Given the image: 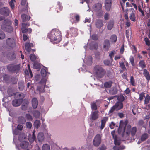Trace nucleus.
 Wrapping results in <instances>:
<instances>
[{
  "mask_svg": "<svg viewBox=\"0 0 150 150\" xmlns=\"http://www.w3.org/2000/svg\"><path fill=\"white\" fill-rule=\"evenodd\" d=\"M10 10L7 7H4L0 9V14L7 16L9 15Z\"/></svg>",
  "mask_w": 150,
  "mask_h": 150,
  "instance_id": "obj_9",
  "label": "nucleus"
},
{
  "mask_svg": "<svg viewBox=\"0 0 150 150\" xmlns=\"http://www.w3.org/2000/svg\"><path fill=\"white\" fill-rule=\"evenodd\" d=\"M98 111H92L90 115V119L91 121H94L97 119L99 117Z\"/></svg>",
  "mask_w": 150,
  "mask_h": 150,
  "instance_id": "obj_8",
  "label": "nucleus"
},
{
  "mask_svg": "<svg viewBox=\"0 0 150 150\" xmlns=\"http://www.w3.org/2000/svg\"><path fill=\"white\" fill-rule=\"evenodd\" d=\"M18 123L20 124H23L25 122L26 120L24 117L22 116H20L18 117Z\"/></svg>",
  "mask_w": 150,
  "mask_h": 150,
  "instance_id": "obj_25",
  "label": "nucleus"
},
{
  "mask_svg": "<svg viewBox=\"0 0 150 150\" xmlns=\"http://www.w3.org/2000/svg\"><path fill=\"white\" fill-rule=\"evenodd\" d=\"M8 93V95L10 96H12L14 95V93H13L12 90L11 89H8L7 91Z\"/></svg>",
  "mask_w": 150,
  "mask_h": 150,
  "instance_id": "obj_57",
  "label": "nucleus"
},
{
  "mask_svg": "<svg viewBox=\"0 0 150 150\" xmlns=\"http://www.w3.org/2000/svg\"><path fill=\"white\" fill-rule=\"evenodd\" d=\"M21 18L23 22H25L28 21L30 18H28V16L26 14H23L21 15Z\"/></svg>",
  "mask_w": 150,
  "mask_h": 150,
  "instance_id": "obj_31",
  "label": "nucleus"
},
{
  "mask_svg": "<svg viewBox=\"0 0 150 150\" xmlns=\"http://www.w3.org/2000/svg\"><path fill=\"white\" fill-rule=\"evenodd\" d=\"M114 22L113 20H110L108 23L107 28L108 30H111L113 28Z\"/></svg>",
  "mask_w": 150,
  "mask_h": 150,
  "instance_id": "obj_21",
  "label": "nucleus"
},
{
  "mask_svg": "<svg viewBox=\"0 0 150 150\" xmlns=\"http://www.w3.org/2000/svg\"><path fill=\"white\" fill-rule=\"evenodd\" d=\"M35 139L36 137L34 134V132H33L32 137H31L29 136L28 138V140L31 143H32L33 142L34 140H35Z\"/></svg>",
  "mask_w": 150,
  "mask_h": 150,
  "instance_id": "obj_39",
  "label": "nucleus"
},
{
  "mask_svg": "<svg viewBox=\"0 0 150 150\" xmlns=\"http://www.w3.org/2000/svg\"><path fill=\"white\" fill-rule=\"evenodd\" d=\"M32 106L34 109H36L38 105V99L36 98H33L32 101Z\"/></svg>",
  "mask_w": 150,
  "mask_h": 150,
  "instance_id": "obj_23",
  "label": "nucleus"
},
{
  "mask_svg": "<svg viewBox=\"0 0 150 150\" xmlns=\"http://www.w3.org/2000/svg\"><path fill=\"white\" fill-rule=\"evenodd\" d=\"M110 93L112 95H115L117 93V90L116 88H111L109 90Z\"/></svg>",
  "mask_w": 150,
  "mask_h": 150,
  "instance_id": "obj_38",
  "label": "nucleus"
},
{
  "mask_svg": "<svg viewBox=\"0 0 150 150\" xmlns=\"http://www.w3.org/2000/svg\"><path fill=\"white\" fill-rule=\"evenodd\" d=\"M130 83L133 86H136L135 81L133 76L130 77Z\"/></svg>",
  "mask_w": 150,
  "mask_h": 150,
  "instance_id": "obj_42",
  "label": "nucleus"
},
{
  "mask_svg": "<svg viewBox=\"0 0 150 150\" xmlns=\"http://www.w3.org/2000/svg\"><path fill=\"white\" fill-rule=\"evenodd\" d=\"M25 117L29 121H32L33 118L32 116L29 114H26L25 115Z\"/></svg>",
  "mask_w": 150,
  "mask_h": 150,
  "instance_id": "obj_51",
  "label": "nucleus"
},
{
  "mask_svg": "<svg viewBox=\"0 0 150 150\" xmlns=\"http://www.w3.org/2000/svg\"><path fill=\"white\" fill-rule=\"evenodd\" d=\"M98 47V44L96 42H92L90 44V48L91 50H96Z\"/></svg>",
  "mask_w": 150,
  "mask_h": 150,
  "instance_id": "obj_18",
  "label": "nucleus"
},
{
  "mask_svg": "<svg viewBox=\"0 0 150 150\" xmlns=\"http://www.w3.org/2000/svg\"><path fill=\"white\" fill-rule=\"evenodd\" d=\"M108 118L106 117H105L103 119L101 120V125L100 127V128L101 130L103 129L104 128L106 122Z\"/></svg>",
  "mask_w": 150,
  "mask_h": 150,
  "instance_id": "obj_26",
  "label": "nucleus"
},
{
  "mask_svg": "<svg viewBox=\"0 0 150 150\" xmlns=\"http://www.w3.org/2000/svg\"><path fill=\"white\" fill-rule=\"evenodd\" d=\"M124 18L125 20H126V21L125 23V25L127 27H129L130 26L131 23L129 20V17L128 16L127 14H126L124 16Z\"/></svg>",
  "mask_w": 150,
  "mask_h": 150,
  "instance_id": "obj_27",
  "label": "nucleus"
},
{
  "mask_svg": "<svg viewBox=\"0 0 150 150\" xmlns=\"http://www.w3.org/2000/svg\"><path fill=\"white\" fill-rule=\"evenodd\" d=\"M110 42L108 40H105L103 42V48L105 50L108 51L109 50L110 47Z\"/></svg>",
  "mask_w": 150,
  "mask_h": 150,
  "instance_id": "obj_12",
  "label": "nucleus"
},
{
  "mask_svg": "<svg viewBox=\"0 0 150 150\" xmlns=\"http://www.w3.org/2000/svg\"><path fill=\"white\" fill-rule=\"evenodd\" d=\"M150 100V97L149 95L147 94L145 97L144 100V104H147L149 103Z\"/></svg>",
  "mask_w": 150,
  "mask_h": 150,
  "instance_id": "obj_43",
  "label": "nucleus"
},
{
  "mask_svg": "<svg viewBox=\"0 0 150 150\" xmlns=\"http://www.w3.org/2000/svg\"><path fill=\"white\" fill-rule=\"evenodd\" d=\"M21 4L22 5L25 6H27L28 5V4L26 3V0H22Z\"/></svg>",
  "mask_w": 150,
  "mask_h": 150,
  "instance_id": "obj_62",
  "label": "nucleus"
},
{
  "mask_svg": "<svg viewBox=\"0 0 150 150\" xmlns=\"http://www.w3.org/2000/svg\"><path fill=\"white\" fill-rule=\"evenodd\" d=\"M71 16L72 17H74V18L77 22H78L79 21L80 17L79 15L74 13V15H72Z\"/></svg>",
  "mask_w": 150,
  "mask_h": 150,
  "instance_id": "obj_49",
  "label": "nucleus"
},
{
  "mask_svg": "<svg viewBox=\"0 0 150 150\" xmlns=\"http://www.w3.org/2000/svg\"><path fill=\"white\" fill-rule=\"evenodd\" d=\"M123 130L125 132L126 135L128 136L130 134L132 136L135 135L137 132V128L135 127H134L131 128V126L129 125L123 127Z\"/></svg>",
  "mask_w": 150,
  "mask_h": 150,
  "instance_id": "obj_4",
  "label": "nucleus"
},
{
  "mask_svg": "<svg viewBox=\"0 0 150 150\" xmlns=\"http://www.w3.org/2000/svg\"><path fill=\"white\" fill-rule=\"evenodd\" d=\"M24 97V94L22 93L17 92L14 95V97L15 98L21 100L22 101Z\"/></svg>",
  "mask_w": 150,
  "mask_h": 150,
  "instance_id": "obj_14",
  "label": "nucleus"
},
{
  "mask_svg": "<svg viewBox=\"0 0 150 150\" xmlns=\"http://www.w3.org/2000/svg\"><path fill=\"white\" fill-rule=\"evenodd\" d=\"M9 57H10V60H13L16 58V55L13 52H10L9 54Z\"/></svg>",
  "mask_w": 150,
  "mask_h": 150,
  "instance_id": "obj_41",
  "label": "nucleus"
},
{
  "mask_svg": "<svg viewBox=\"0 0 150 150\" xmlns=\"http://www.w3.org/2000/svg\"><path fill=\"white\" fill-rule=\"evenodd\" d=\"M113 82L111 81H108L106 82L104 84V86L105 88H110Z\"/></svg>",
  "mask_w": 150,
  "mask_h": 150,
  "instance_id": "obj_29",
  "label": "nucleus"
},
{
  "mask_svg": "<svg viewBox=\"0 0 150 150\" xmlns=\"http://www.w3.org/2000/svg\"><path fill=\"white\" fill-rule=\"evenodd\" d=\"M112 4H105V10L107 11H110Z\"/></svg>",
  "mask_w": 150,
  "mask_h": 150,
  "instance_id": "obj_36",
  "label": "nucleus"
},
{
  "mask_svg": "<svg viewBox=\"0 0 150 150\" xmlns=\"http://www.w3.org/2000/svg\"><path fill=\"white\" fill-rule=\"evenodd\" d=\"M92 39L94 40H96L98 39V36L97 35L93 34L91 36Z\"/></svg>",
  "mask_w": 150,
  "mask_h": 150,
  "instance_id": "obj_60",
  "label": "nucleus"
},
{
  "mask_svg": "<svg viewBox=\"0 0 150 150\" xmlns=\"http://www.w3.org/2000/svg\"><path fill=\"white\" fill-rule=\"evenodd\" d=\"M145 93L142 92L139 94V100L140 101H142L144 97H145Z\"/></svg>",
  "mask_w": 150,
  "mask_h": 150,
  "instance_id": "obj_56",
  "label": "nucleus"
},
{
  "mask_svg": "<svg viewBox=\"0 0 150 150\" xmlns=\"http://www.w3.org/2000/svg\"><path fill=\"white\" fill-rule=\"evenodd\" d=\"M9 4L11 8V9H13L15 7L14 2L13 1H10L9 2Z\"/></svg>",
  "mask_w": 150,
  "mask_h": 150,
  "instance_id": "obj_63",
  "label": "nucleus"
},
{
  "mask_svg": "<svg viewBox=\"0 0 150 150\" xmlns=\"http://www.w3.org/2000/svg\"><path fill=\"white\" fill-rule=\"evenodd\" d=\"M113 138L114 139V143L115 145L119 146L120 144V143L119 141H118L117 139V137L116 136H113Z\"/></svg>",
  "mask_w": 150,
  "mask_h": 150,
  "instance_id": "obj_46",
  "label": "nucleus"
},
{
  "mask_svg": "<svg viewBox=\"0 0 150 150\" xmlns=\"http://www.w3.org/2000/svg\"><path fill=\"white\" fill-rule=\"evenodd\" d=\"M109 14L108 12L106 13L104 16V19L105 20H108L109 19Z\"/></svg>",
  "mask_w": 150,
  "mask_h": 150,
  "instance_id": "obj_58",
  "label": "nucleus"
},
{
  "mask_svg": "<svg viewBox=\"0 0 150 150\" xmlns=\"http://www.w3.org/2000/svg\"><path fill=\"white\" fill-rule=\"evenodd\" d=\"M34 67L35 69H39L40 67V65L39 63L35 62L34 63Z\"/></svg>",
  "mask_w": 150,
  "mask_h": 150,
  "instance_id": "obj_45",
  "label": "nucleus"
},
{
  "mask_svg": "<svg viewBox=\"0 0 150 150\" xmlns=\"http://www.w3.org/2000/svg\"><path fill=\"white\" fill-rule=\"evenodd\" d=\"M95 12H96V16L98 18H101L103 17L104 12L102 10V9Z\"/></svg>",
  "mask_w": 150,
  "mask_h": 150,
  "instance_id": "obj_24",
  "label": "nucleus"
},
{
  "mask_svg": "<svg viewBox=\"0 0 150 150\" xmlns=\"http://www.w3.org/2000/svg\"><path fill=\"white\" fill-rule=\"evenodd\" d=\"M143 71L144 76L146 78L147 80L149 81L150 80V76L149 72L145 69H144Z\"/></svg>",
  "mask_w": 150,
  "mask_h": 150,
  "instance_id": "obj_22",
  "label": "nucleus"
},
{
  "mask_svg": "<svg viewBox=\"0 0 150 150\" xmlns=\"http://www.w3.org/2000/svg\"><path fill=\"white\" fill-rule=\"evenodd\" d=\"M28 145V142L26 141H23L20 144V146L23 149H25L27 148Z\"/></svg>",
  "mask_w": 150,
  "mask_h": 150,
  "instance_id": "obj_20",
  "label": "nucleus"
},
{
  "mask_svg": "<svg viewBox=\"0 0 150 150\" xmlns=\"http://www.w3.org/2000/svg\"><path fill=\"white\" fill-rule=\"evenodd\" d=\"M7 68L9 71L12 72L18 71L20 69L19 66L17 65L10 64L7 66Z\"/></svg>",
  "mask_w": 150,
  "mask_h": 150,
  "instance_id": "obj_7",
  "label": "nucleus"
},
{
  "mask_svg": "<svg viewBox=\"0 0 150 150\" xmlns=\"http://www.w3.org/2000/svg\"><path fill=\"white\" fill-rule=\"evenodd\" d=\"M6 44L8 47L13 49L16 46L15 40L13 38H8L6 40Z\"/></svg>",
  "mask_w": 150,
  "mask_h": 150,
  "instance_id": "obj_5",
  "label": "nucleus"
},
{
  "mask_svg": "<svg viewBox=\"0 0 150 150\" xmlns=\"http://www.w3.org/2000/svg\"><path fill=\"white\" fill-rule=\"evenodd\" d=\"M30 58L32 62L35 61L37 59L36 56L34 54L30 55Z\"/></svg>",
  "mask_w": 150,
  "mask_h": 150,
  "instance_id": "obj_50",
  "label": "nucleus"
},
{
  "mask_svg": "<svg viewBox=\"0 0 150 150\" xmlns=\"http://www.w3.org/2000/svg\"><path fill=\"white\" fill-rule=\"evenodd\" d=\"M70 34L73 37H76L78 35L77 29L74 27H72L70 28Z\"/></svg>",
  "mask_w": 150,
  "mask_h": 150,
  "instance_id": "obj_15",
  "label": "nucleus"
},
{
  "mask_svg": "<svg viewBox=\"0 0 150 150\" xmlns=\"http://www.w3.org/2000/svg\"><path fill=\"white\" fill-rule=\"evenodd\" d=\"M18 87L21 91L23 90L24 88V84L23 81H20L18 82Z\"/></svg>",
  "mask_w": 150,
  "mask_h": 150,
  "instance_id": "obj_28",
  "label": "nucleus"
},
{
  "mask_svg": "<svg viewBox=\"0 0 150 150\" xmlns=\"http://www.w3.org/2000/svg\"><path fill=\"white\" fill-rule=\"evenodd\" d=\"M46 81L45 78H42L41 79V81L40 82V83L43 86H45L46 84Z\"/></svg>",
  "mask_w": 150,
  "mask_h": 150,
  "instance_id": "obj_53",
  "label": "nucleus"
},
{
  "mask_svg": "<svg viewBox=\"0 0 150 150\" xmlns=\"http://www.w3.org/2000/svg\"><path fill=\"white\" fill-rule=\"evenodd\" d=\"M34 125L37 128H38L40 125V120H36L34 122Z\"/></svg>",
  "mask_w": 150,
  "mask_h": 150,
  "instance_id": "obj_44",
  "label": "nucleus"
},
{
  "mask_svg": "<svg viewBox=\"0 0 150 150\" xmlns=\"http://www.w3.org/2000/svg\"><path fill=\"white\" fill-rule=\"evenodd\" d=\"M93 72L95 75L98 78H102L106 74V71L102 67L97 65L94 67Z\"/></svg>",
  "mask_w": 150,
  "mask_h": 150,
  "instance_id": "obj_2",
  "label": "nucleus"
},
{
  "mask_svg": "<svg viewBox=\"0 0 150 150\" xmlns=\"http://www.w3.org/2000/svg\"><path fill=\"white\" fill-rule=\"evenodd\" d=\"M148 134L146 133L143 134L141 136V141L143 142L146 140L148 137Z\"/></svg>",
  "mask_w": 150,
  "mask_h": 150,
  "instance_id": "obj_34",
  "label": "nucleus"
},
{
  "mask_svg": "<svg viewBox=\"0 0 150 150\" xmlns=\"http://www.w3.org/2000/svg\"><path fill=\"white\" fill-rule=\"evenodd\" d=\"M26 126L27 128L30 129L32 127V124L30 122H27L26 123Z\"/></svg>",
  "mask_w": 150,
  "mask_h": 150,
  "instance_id": "obj_64",
  "label": "nucleus"
},
{
  "mask_svg": "<svg viewBox=\"0 0 150 150\" xmlns=\"http://www.w3.org/2000/svg\"><path fill=\"white\" fill-rule=\"evenodd\" d=\"M129 60L132 66H134L135 65L134 63V59L133 56H131L130 57Z\"/></svg>",
  "mask_w": 150,
  "mask_h": 150,
  "instance_id": "obj_54",
  "label": "nucleus"
},
{
  "mask_svg": "<svg viewBox=\"0 0 150 150\" xmlns=\"http://www.w3.org/2000/svg\"><path fill=\"white\" fill-rule=\"evenodd\" d=\"M115 110H116V108L114 105L110 109L109 111V114L112 113Z\"/></svg>",
  "mask_w": 150,
  "mask_h": 150,
  "instance_id": "obj_61",
  "label": "nucleus"
},
{
  "mask_svg": "<svg viewBox=\"0 0 150 150\" xmlns=\"http://www.w3.org/2000/svg\"><path fill=\"white\" fill-rule=\"evenodd\" d=\"M117 100L119 101V102L122 103V102L125 100L124 96L122 95H120L117 98Z\"/></svg>",
  "mask_w": 150,
  "mask_h": 150,
  "instance_id": "obj_48",
  "label": "nucleus"
},
{
  "mask_svg": "<svg viewBox=\"0 0 150 150\" xmlns=\"http://www.w3.org/2000/svg\"><path fill=\"white\" fill-rule=\"evenodd\" d=\"M90 105L91 108L93 110L96 111V110L98 109L97 105L95 102L92 103Z\"/></svg>",
  "mask_w": 150,
  "mask_h": 150,
  "instance_id": "obj_35",
  "label": "nucleus"
},
{
  "mask_svg": "<svg viewBox=\"0 0 150 150\" xmlns=\"http://www.w3.org/2000/svg\"><path fill=\"white\" fill-rule=\"evenodd\" d=\"M144 41H145L146 42V44L147 45L149 46L150 44V40L147 37L144 38Z\"/></svg>",
  "mask_w": 150,
  "mask_h": 150,
  "instance_id": "obj_59",
  "label": "nucleus"
},
{
  "mask_svg": "<svg viewBox=\"0 0 150 150\" xmlns=\"http://www.w3.org/2000/svg\"><path fill=\"white\" fill-rule=\"evenodd\" d=\"M33 113V116L36 118H39L40 116V112L37 110H34Z\"/></svg>",
  "mask_w": 150,
  "mask_h": 150,
  "instance_id": "obj_30",
  "label": "nucleus"
},
{
  "mask_svg": "<svg viewBox=\"0 0 150 150\" xmlns=\"http://www.w3.org/2000/svg\"><path fill=\"white\" fill-rule=\"evenodd\" d=\"M92 8L95 12L98 11L102 9V4L100 3L96 4L93 5Z\"/></svg>",
  "mask_w": 150,
  "mask_h": 150,
  "instance_id": "obj_11",
  "label": "nucleus"
},
{
  "mask_svg": "<svg viewBox=\"0 0 150 150\" xmlns=\"http://www.w3.org/2000/svg\"><path fill=\"white\" fill-rule=\"evenodd\" d=\"M116 108L117 111L122 109L123 107V104L121 102H117L114 105Z\"/></svg>",
  "mask_w": 150,
  "mask_h": 150,
  "instance_id": "obj_17",
  "label": "nucleus"
},
{
  "mask_svg": "<svg viewBox=\"0 0 150 150\" xmlns=\"http://www.w3.org/2000/svg\"><path fill=\"white\" fill-rule=\"evenodd\" d=\"M139 65L142 69L145 68L146 67V64L144 61V60H142L140 61Z\"/></svg>",
  "mask_w": 150,
  "mask_h": 150,
  "instance_id": "obj_37",
  "label": "nucleus"
},
{
  "mask_svg": "<svg viewBox=\"0 0 150 150\" xmlns=\"http://www.w3.org/2000/svg\"><path fill=\"white\" fill-rule=\"evenodd\" d=\"M33 44L32 43L26 42L25 45V48L26 51L28 52H30L31 50V47H33Z\"/></svg>",
  "mask_w": 150,
  "mask_h": 150,
  "instance_id": "obj_16",
  "label": "nucleus"
},
{
  "mask_svg": "<svg viewBox=\"0 0 150 150\" xmlns=\"http://www.w3.org/2000/svg\"><path fill=\"white\" fill-rule=\"evenodd\" d=\"M38 141L40 142H42L44 139V135L43 133L40 132L39 133L38 136Z\"/></svg>",
  "mask_w": 150,
  "mask_h": 150,
  "instance_id": "obj_32",
  "label": "nucleus"
},
{
  "mask_svg": "<svg viewBox=\"0 0 150 150\" xmlns=\"http://www.w3.org/2000/svg\"><path fill=\"white\" fill-rule=\"evenodd\" d=\"M5 37L4 33L0 30V39H4Z\"/></svg>",
  "mask_w": 150,
  "mask_h": 150,
  "instance_id": "obj_55",
  "label": "nucleus"
},
{
  "mask_svg": "<svg viewBox=\"0 0 150 150\" xmlns=\"http://www.w3.org/2000/svg\"><path fill=\"white\" fill-rule=\"evenodd\" d=\"M47 36L51 42L54 44H57L62 40L61 32L58 30H52Z\"/></svg>",
  "mask_w": 150,
  "mask_h": 150,
  "instance_id": "obj_1",
  "label": "nucleus"
},
{
  "mask_svg": "<svg viewBox=\"0 0 150 150\" xmlns=\"http://www.w3.org/2000/svg\"><path fill=\"white\" fill-rule=\"evenodd\" d=\"M41 74L42 77H45L46 76L47 72L46 70L44 69H42L41 70Z\"/></svg>",
  "mask_w": 150,
  "mask_h": 150,
  "instance_id": "obj_47",
  "label": "nucleus"
},
{
  "mask_svg": "<svg viewBox=\"0 0 150 150\" xmlns=\"http://www.w3.org/2000/svg\"><path fill=\"white\" fill-rule=\"evenodd\" d=\"M21 100H19L15 98L12 101V105L14 107H18L20 106L22 102Z\"/></svg>",
  "mask_w": 150,
  "mask_h": 150,
  "instance_id": "obj_13",
  "label": "nucleus"
},
{
  "mask_svg": "<svg viewBox=\"0 0 150 150\" xmlns=\"http://www.w3.org/2000/svg\"><path fill=\"white\" fill-rule=\"evenodd\" d=\"M101 136L99 134L96 135L93 140V145L96 147L98 146L101 142Z\"/></svg>",
  "mask_w": 150,
  "mask_h": 150,
  "instance_id": "obj_6",
  "label": "nucleus"
},
{
  "mask_svg": "<svg viewBox=\"0 0 150 150\" xmlns=\"http://www.w3.org/2000/svg\"><path fill=\"white\" fill-rule=\"evenodd\" d=\"M110 40L112 42L115 43L117 40V36L115 34L112 35L110 37Z\"/></svg>",
  "mask_w": 150,
  "mask_h": 150,
  "instance_id": "obj_33",
  "label": "nucleus"
},
{
  "mask_svg": "<svg viewBox=\"0 0 150 150\" xmlns=\"http://www.w3.org/2000/svg\"><path fill=\"white\" fill-rule=\"evenodd\" d=\"M50 146L47 144H44L42 147V150H50Z\"/></svg>",
  "mask_w": 150,
  "mask_h": 150,
  "instance_id": "obj_40",
  "label": "nucleus"
},
{
  "mask_svg": "<svg viewBox=\"0 0 150 150\" xmlns=\"http://www.w3.org/2000/svg\"><path fill=\"white\" fill-rule=\"evenodd\" d=\"M120 67L122 69V72L126 71V68L125 66L124 63L123 62L120 63Z\"/></svg>",
  "mask_w": 150,
  "mask_h": 150,
  "instance_id": "obj_52",
  "label": "nucleus"
},
{
  "mask_svg": "<svg viewBox=\"0 0 150 150\" xmlns=\"http://www.w3.org/2000/svg\"><path fill=\"white\" fill-rule=\"evenodd\" d=\"M103 25V21L100 19H98L96 23V26L98 28H100Z\"/></svg>",
  "mask_w": 150,
  "mask_h": 150,
  "instance_id": "obj_19",
  "label": "nucleus"
},
{
  "mask_svg": "<svg viewBox=\"0 0 150 150\" xmlns=\"http://www.w3.org/2000/svg\"><path fill=\"white\" fill-rule=\"evenodd\" d=\"M132 11V13L130 14L129 18L130 20L134 22L136 21V17L135 14V11L133 8H131L129 9Z\"/></svg>",
  "mask_w": 150,
  "mask_h": 150,
  "instance_id": "obj_10",
  "label": "nucleus"
},
{
  "mask_svg": "<svg viewBox=\"0 0 150 150\" xmlns=\"http://www.w3.org/2000/svg\"><path fill=\"white\" fill-rule=\"evenodd\" d=\"M11 22L8 19L5 20L1 25V28L3 30L8 33H11L13 30V28L11 26Z\"/></svg>",
  "mask_w": 150,
  "mask_h": 150,
  "instance_id": "obj_3",
  "label": "nucleus"
}]
</instances>
